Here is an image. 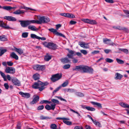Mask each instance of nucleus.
<instances>
[{"label": "nucleus", "instance_id": "obj_39", "mask_svg": "<svg viewBox=\"0 0 129 129\" xmlns=\"http://www.w3.org/2000/svg\"><path fill=\"white\" fill-rule=\"evenodd\" d=\"M57 127V126L54 124H51L50 126V128L52 129H56Z\"/></svg>", "mask_w": 129, "mask_h": 129}, {"label": "nucleus", "instance_id": "obj_22", "mask_svg": "<svg viewBox=\"0 0 129 129\" xmlns=\"http://www.w3.org/2000/svg\"><path fill=\"white\" fill-rule=\"evenodd\" d=\"M115 79H116L121 80L123 76L120 74L117 73L115 74Z\"/></svg>", "mask_w": 129, "mask_h": 129}, {"label": "nucleus", "instance_id": "obj_45", "mask_svg": "<svg viewBox=\"0 0 129 129\" xmlns=\"http://www.w3.org/2000/svg\"><path fill=\"white\" fill-rule=\"evenodd\" d=\"M70 65L69 64H67L63 66V68L64 69H68L70 68Z\"/></svg>", "mask_w": 129, "mask_h": 129}, {"label": "nucleus", "instance_id": "obj_33", "mask_svg": "<svg viewBox=\"0 0 129 129\" xmlns=\"http://www.w3.org/2000/svg\"><path fill=\"white\" fill-rule=\"evenodd\" d=\"M93 122L94 124L96 126H98L99 127H101V123L95 120H94L93 121Z\"/></svg>", "mask_w": 129, "mask_h": 129}, {"label": "nucleus", "instance_id": "obj_32", "mask_svg": "<svg viewBox=\"0 0 129 129\" xmlns=\"http://www.w3.org/2000/svg\"><path fill=\"white\" fill-rule=\"evenodd\" d=\"M33 78L35 80H37L39 79L40 76L39 74L36 73L33 75Z\"/></svg>", "mask_w": 129, "mask_h": 129}, {"label": "nucleus", "instance_id": "obj_15", "mask_svg": "<svg viewBox=\"0 0 129 129\" xmlns=\"http://www.w3.org/2000/svg\"><path fill=\"white\" fill-rule=\"evenodd\" d=\"M55 106L56 104H51V106L48 105H47L45 106V108L46 109L48 110H54L55 108Z\"/></svg>", "mask_w": 129, "mask_h": 129}, {"label": "nucleus", "instance_id": "obj_12", "mask_svg": "<svg viewBox=\"0 0 129 129\" xmlns=\"http://www.w3.org/2000/svg\"><path fill=\"white\" fill-rule=\"evenodd\" d=\"M19 94L21 95L22 97L26 99L29 98L30 96V94L28 93H24L22 92H20Z\"/></svg>", "mask_w": 129, "mask_h": 129}, {"label": "nucleus", "instance_id": "obj_1", "mask_svg": "<svg viewBox=\"0 0 129 129\" xmlns=\"http://www.w3.org/2000/svg\"><path fill=\"white\" fill-rule=\"evenodd\" d=\"M48 83L47 82L43 83L40 81L35 82L33 85L32 87L35 89H38L40 91L43 90L45 88V86L47 85Z\"/></svg>", "mask_w": 129, "mask_h": 129}, {"label": "nucleus", "instance_id": "obj_62", "mask_svg": "<svg viewBox=\"0 0 129 129\" xmlns=\"http://www.w3.org/2000/svg\"><path fill=\"white\" fill-rule=\"evenodd\" d=\"M121 30H123L126 32H127L128 31V29L124 27H122Z\"/></svg>", "mask_w": 129, "mask_h": 129}, {"label": "nucleus", "instance_id": "obj_40", "mask_svg": "<svg viewBox=\"0 0 129 129\" xmlns=\"http://www.w3.org/2000/svg\"><path fill=\"white\" fill-rule=\"evenodd\" d=\"M75 94L76 95L80 97H83L84 96L83 94L81 92H77L75 93Z\"/></svg>", "mask_w": 129, "mask_h": 129}, {"label": "nucleus", "instance_id": "obj_52", "mask_svg": "<svg viewBox=\"0 0 129 129\" xmlns=\"http://www.w3.org/2000/svg\"><path fill=\"white\" fill-rule=\"evenodd\" d=\"M67 91L70 92H74L75 91V90L74 89H71L70 88L68 89H67Z\"/></svg>", "mask_w": 129, "mask_h": 129}, {"label": "nucleus", "instance_id": "obj_54", "mask_svg": "<svg viewBox=\"0 0 129 129\" xmlns=\"http://www.w3.org/2000/svg\"><path fill=\"white\" fill-rule=\"evenodd\" d=\"M40 119L42 120L46 119H49V118L48 117H45V116H41L40 117Z\"/></svg>", "mask_w": 129, "mask_h": 129}, {"label": "nucleus", "instance_id": "obj_50", "mask_svg": "<svg viewBox=\"0 0 129 129\" xmlns=\"http://www.w3.org/2000/svg\"><path fill=\"white\" fill-rule=\"evenodd\" d=\"M85 43L84 42H80L79 43V44L82 47L84 48Z\"/></svg>", "mask_w": 129, "mask_h": 129}, {"label": "nucleus", "instance_id": "obj_3", "mask_svg": "<svg viewBox=\"0 0 129 129\" xmlns=\"http://www.w3.org/2000/svg\"><path fill=\"white\" fill-rule=\"evenodd\" d=\"M88 66L84 65H80L76 66L73 69V70H77L79 71L82 73H86Z\"/></svg>", "mask_w": 129, "mask_h": 129}, {"label": "nucleus", "instance_id": "obj_42", "mask_svg": "<svg viewBox=\"0 0 129 129\" xmlns=\"http://www.w3.org/2000/svg\"><path fill=\"white\" fill-rule=\"evenodd\" d=\"M28 33L27 32H24L22 33V37L24 38H26L28 37Z\"/></svg>", "mask_w": 129, "mask_h": 129}, {"label": "nucleus", "instance_id": "obj_25", "mask_svg": "<svg viewBox=\"0 0 129 129\" xmlns=\"http://www.w3.org/2000/svg\"><path fill=\"white\" fill-rule=\"evenodd\" d=\"M24 12L23 10H18L13 12V13L17 15H19L21 14H23Z\"/></svg>", "mask_w": 129, "mask_h": 129}, {"label": "nucleus", "instance_id": "obj_59", "mask_svg": "<svg viewBox=\"0 0 129 129\" xmlns=\"http://www.w3.org/2000/svg\"><path fill=\"white\" fill-rule=\"evenodd\" d=\"M124 12L128 17H129V11L127 10H124Z\"/></svg>", "mask_w": 129, "mask_h": 129}, {"label": "nucleus", "instance_id": "obj_16", "mask_svg": "<svg viewBox=\"0 0 129 129\" xmlns=\"http://www.w3.org/2000/svg\"><path fill=\"white\" fill-rule=\"evenodd\" d=\"M4 18L9 21H13L16 20V19L15 18L11 16H5L4 17Z\"/></svg>", "mask_w": 129, "mask_h": 129}, {"label": "nucleus", "instance_id": "obj_13", "mask_svg": "<svg viewBox=\"0 0 129 129\" xmlns=\"http://www.w3.org/2000/svg\"><path fill=\"white\" fill-rule=\"evenodd\" d=\"M68 50L69 53L67 54V56L69 58L73 59V56L76 55L75 51L72 50H69L68 49Z\"/></svg>", "mask_w": 129, "mask_h": 129}, {"label": "nucleus", "instance_id": "obj_34", "mask_svg": "<svg viewBox=\"0 0 129 129\" xmlns=\"http://www.w3.org/2000/svg\"><path fill=\"white\" fill-rule=\"evenodd\" d=\"M51 58V56L48 55V54L45 56L44 58V60L46 61H48L50 60Z\"/></svg>", "mask_w": 129, "mask_h": 129}, {"label": "nucleus", "instance_id": "obj_31", "mask_svg": "<svg viewBox=\"0 0 129 129\" xmlns=\"http://www.w3.org/2000/svg\"><path fill=\"white\" fill-rule=\"evenodd\" d=\"M0 56H1L7 51V50L6 49H3L2 47H0Z\"/></svg>", "mask_w": 129, "mask_h": 129}, {"label": "nucleus", "instance_id": "obj_55", "mask_svg": "<svg viewBox=\"0 0 129 129\" xmlns=\"http://www.w3.org/2000/svg\"><path fill=\"white\" fill-rule=\"evenodd\" d=\"M61 87V86H59V87H58L55 90L53 91V93H55L57 91H58L59 89H60Z\"/></svg>", "mask_w": 129, "mask_h": 129}, {"label": "nucleus", "instance_id": "obj_46", "mask_svg": "<svg viewBox=\"0 0 129 129\" xmlns=\"http://www.w3.org/2000/svg\"><path fill=\"white\" fill-rule=\"evenodd\" d=\"M51 101L52 102L54 103H56L57 104H59V102L57 100H56L54 99H51Z\"/></svg>", "mask_w": 129, "mask_h": 129}, {"label": "nucleus", "instance_id": "obj_8", "mask_svg": "<svg viewBox=\"0 0 129 129\" xmlns=\"http://www.w3.org/2000/svg\"><path fill=\"white\" fill-rule=\"evenodd\" d=\"M5 71L7 73L14 74L15 70L14 68L7 67L5 69Z\"/></svg>", "mask_w": 129, "mask_h": 129}, {"label": "nucleus", "instance_id": "obj_30", "mask_svg": "<svg viewBox=\"0 0 129 129\" xmlns=\"http://www.w3.org/2000/svg\"><path fill=\"white\" fill-rule=\"evenodd\" d=\"M7 39L6 37L4 35L0 36V40L2 41H7Z\"/></svg>", "mask_w": 129, "mask_h": 129}, {"label": "nucleus", "instance_id": "obj_9", "mask_svg": "<svg viewBox=\"0 0 129 129\" xmlns=\"http://www.w3.org/2000/svg\"><path fill=\"white\" fill-rule=\"evenodd\" d=\"M50 31L53 32V33L55 34L56 35L58 36H61L64 38H65V36L63 34L60 33H59L57 32V30L54 29L53 28H50L48 29Z\"/></svg>", "mask_w": 129, "mask_h": 129}, {"label": "nucleus", "instance_id": "obj_27", "mask_svg": "<svg viewBox=\"0 0 129 129\" xmlns=\"http://www.w3.org/2000/svg\"><path fill=\"white\" fill-rule=\"evenodd\" d=\"M86 73H88L90 74H92L93 71V69L91 67H88Z\"/></svg>", "mask_w": 129, "mask_h": 129}, {"label": "nucleus", "instance_id": "obj_10", "mask_svg": "<svg viewBox=\"0 0 129 129\" xmlns=\"http://www.w3.org/2000/svg\"><path fill=\"white\" fill-rule=\"evenodd\" d=\"M103 40V42L105 44H107L109 45H116L114 43L112 42L110 40L108 39L107 38L104 39Z\"/></svg>", "mask_w": 129, "mask_h": 129}, {"label": "nucleus", "instance_id": "obj_21", "mask_svg": "<svg viewBox=\"0 0 129 129\" xmlns=\"http://www.w3.org/2000/svg\"><path fill=\"white\" fill-rule=\"evenodd\" d=\"M10 57L12 58L15 59L16 60H18V56L14 52H12L10 54Z\"/></svg>", "mask_w": 129, "mask_h": 129}, {"label": "nucleus", "instance_id": "obj_14", "mask_svg": "<svg viewBox=\"0 0 129 129\" xmlns=\"http://www.w3.org/2000/svg\"><path fill=\"white\" fill-rule=\"evenodd\" d=\"M12 81L15 85L20 86L21 85L20 82L16 78H13L12 79Z\"/></svg>", "mask_w": 129, "mask_h": 129}, {"label": "nucleus", "instance_id": "obj_19", "mask_svg": "<svg viewBox=\"0 0 129 129\" xmlns=\"http://www.w3.org/2000/svg\"><path fill=\"white\" fill-rule=\"evenodd\" d=\"M28 28L29 29L35 31H37L38 30V29L35 26L32 25H29L28 26Z\"/></svg>", "mask_w": 129, "mask_h": 129}, {"label": "nucleus", "instance_id": "obj_48", "mask_svg": "<svg viewBox=\"0 0 129 129\" xmlns=\"http://www.w3.org/2000/svg\"><path fill=\"white\" fill-rule=\"evenodd\" d=\"M70 110L71 111H72L74 113H76L78 114V116H81L80 115V114L77 111H76L75 110H73V109H70Z\"/></svg>", "mask_w": 129, "mask_h": 129}, {"label": "nucleus", "instance_id": "obj_35", "mask_svg": "<svg viewBox=\"0 0 129 129\" xmlns=\"http://www.w3.org/2000/svg\"><path fill=\"white\" fill-rule=\"evenodd\" d=\"M66 120H68L67 119H64L63 120V122L65 124L69 125H71L72 124L71 122L67 121Z\"/></svg>", "mask_w": 129, "mask_h": 129}, {"label": "nucleus", "instance_id": "obj_37", "mask_svg": "<svg viewBox=\"0 0 129 129\" xmlns=\"http://www.w3.org/2000/svg\"><path fill=\"white\" fill-rule=\"evenodd\" d=\"M89 24L92 25L96 24H97V22L96 21L94 20L89 19Z\"/></svg>", "mask_w": 129, "mask_h": 129}, {"label": "nucleus", "instance_id": "obj_38", "mask_svg": "<svg viewBox=\"0 0 129 129\" xmlns=\"http://www.w3.org/2000/svg\"><path fill=\"white\" fill-rule=\"evenodd\" d=\"M69 83V81L66 80L61 84V86L63 87H65L68 85Z\"/></svg>", "mask_w": 129, "mask_h": 129}, {"label": "nucleus", "instance_id": "obj_17", "mask_svg": "<svg viewBox=\"0 0 129 129\" xmlns=\"http://www.w3.org/2000/svg\"><path fill=\"white\" fill-rule=\"evenodd\" d=\"M0 26L3 27L6 29H9L10 28L8 25H7L2 21H0Z\"/></svg>", "mask_w": 129, "mask_h": 129}, {"label": "nucleus", "instance_id": "obj_61", "mask_svg": "<svg viewBox=\"0 0 129 129\" xmlns=\"http://www.w3.org/2000/svg\"><path fill=\"white\" fill-rule=\"evenodd\" d=\"M104 51L106 54H108L109 52H111V50L110 49H106L104 50Z\"/></svg>", "mask_w": 129, "mask_h": 129}, {"label": "nucleus", "instance_id": "obj_29", "mask_svg": "<svg viewBox=\"0 0 129 129\" xmlns=\"http://www.w3.org/2000/svg\"><path fill=\"white\" fill-rule=\"evenodd\" d=\"M15 50L20 54L21 55L23 53V51L22 49L16 48H15Z\"/></svg>", "mask_w": 129, "mask_h": 129}, {"label": "nucleus", "instance_id": "obj_4", "mask_svg": "<svg viewBox=\"0 0 129 129\" xmlns=\"http://www.w3.org/2000/svg\"><path fill=\"white\" fill-rule=\"evenodd\" d=\"M43 45L46 47L50 49L53 50H55L57 48V46L55 44L52 42H45L43 43Z\"/></svg>", "mask_w": 129, "mask_h": 129}, {"label": "nucleus", "instance_id": "obj_44", "mask_svg": "<svg viewBox=\"0 0 129 129\" xmlns=\"http://www.w3.org/2000/svg\"><path fill=\"white\" fill-rule=\"evenodd\" d=\"M106 61L108 63H112L113 61V60L111 59L107 58L105 59Z\"/></svg>", "mask_w": 129, "mask_h": 129}, {"label": "nucleus", "instance_id": "obj_51", "mask_svg": "<svg viewBox=\"0 0 129 129\" xmlns=\"http://www.w3.org/2000/svg\"><path fill=\"white\" fill-rule=\"evenodd\" d=\"M44 108V106L43 105L40 106L38 107L37 108V110H41L43 109Z\"/></svg>", "mask_w": 129, "mask_h": 129}, {"label": "nucleus", "instance_id": "obj_20", "mask_svg": "<svg viewBox=\"0 0 129 129\" xmlns=\"http://www.w3.org/2000/svg\"><path fill=\"white\" fill-rule=\"evenodd\" d=\"M39 97L38 96H36L33 100V101L30 103L31 104H33L39 101Z\"/></svg>", "mask_w": 129, "mask_h": 129}, {"label": "nucleus", "instance_id": "obj_41", "mask_svg": "<svg viewBox=\"0 0 129 129\" xmlns=\"http://www.w3.org/2000/svg\"><path fill=\"white\" fill-rule=\"evenodd\" d=\"M116 60L118 63L120 64H123L124 63V61L118 58H116Z\"/></svg>", "mask_w": 129, "mask_h": 129}, {"label": "nucleus", "instance_id": "obj_24", "mask_svg": "<svg viewBox=\"0 0 129 129\" xmlns=\"http://www.w3.org/2000/svg\"><path fill=\"white\" fill-rule=\"evenodd\" d=\"M2 8L8 11L11 10L12 8L10 6H4L3 7H2L0 5V8Z\"/></svg>", "mask_w": 129, "mask_h": 129}, {"label": "nucleus", "instance_id": "obj_43", "mask_svg": "<svg viewBox=\"0 0 129 129\" xmlns=\"http://www.w3.org/2000/svg\"><path fill=\"white\" fill-rule=\"evenodd\" d=\"M81 20L85 23L88 24L89 21V19H82Z\"/></svg>", "mask_w": 129, "mask_h": 129}, {"label": "nucleus", "instance_id": "obj_23", "mask_svg": "<svg viewBox=\"0 0 129 129\" xmlns=\"http://www.w3.org/2000/svg\"><path fill=\"white\" fill-rule=\"evenodd\" d=\"M83 108H85L88 111H94L95 110V109L94 108L90 107V106H86L85 107L84 106H82Z\"/></svg>", "mask_w": 129, "mask_h": 129}, {"label": "nucleus", "instance_id": "obj_5", "mask_svg": "<svg viewBox=\"0 0 129 129\" xmlns=\"http://www.w3.org/2000/svg\"><path fill=\"white\" fill-rule=\"evenodd\" d=\"M62 75L61 74H57L52 75L51 78V80L53 82L58 81L61 78Z\"/></svg>", "mask_w": 129, "mask_h": 129}, {"label": "nucleus", "instance_id": "obj_58", "mask_svg": "<svg viewBox=\"0 0 129 129\" xmlns=\"http://www.w3.org/2000/svg\"><path fill=\"white\" fill-rule=\"evenodd\" d=\"M7 63L8 66H11L13 64V63L11 61H7Z\"/></svg>", "mask_w": 129, "mask_h": 129}, {"label": "nucleus", "instance_id": "obj_36", "mask_svg": "<svg viewBox=\"0 0 129 129\" xmlns=\"http://www.w3.org/2000/svg\"><path fill=\"white\" fill-rule=\"evenodd\" d=\"M39 36H38L34 34H31L30 35V37L33 39H39Z\"/></svg>", "mask_w": 129, "mask_h": 129}, {"label": "nucleus", "instance_id": "obj_11", "mask_svg": "<svg viewBox=\"0 0 129 129\" xmlns=\"http://www.w3.org/2000/svg\"><path fill=\"white\" fill-rule=\"evenodd\" d=\"M60 15L66 17L72 18H75V16L74 15L72 14L69 13H60Z\"/></svg>", "mask_w": 129, "mask_h": 129}, {"label": "nucleus", "instance_id": "obj_18", "mask_svg": "<svg viewBox=\"0 0 129 129\" xmlns=\"http://www.w3.org/2000/svg\"><path fill=\"white\" fill-rule=\"evenodd\" d=\"M61 61L64 63H67L69 62L70 61V60L67 57H64L60 59Z\"/></svg>", "mask_w": 129, "mask_h": 129}, {"label": "nucleus", "instance_id": "obj_63", "mask_svg": "<svg viewBox=\"0 0 129 129\" xmlns=\"http://www.w3.org/2000/svg\"><path fill=\"white\" fill-rule=\"evenodd\" d=\"M77 23V22L73 20H71L70 22V23L71 25Z\"/></svg>", "mask_w": 129, "mask_h": 129}, {"label": "nucleus", "instance_id": "obj_7", "mask_svg": "<svg viewBox=\"0 0 129 129\" xmlns=\"http://www.w3.org/2000/svg\"><path fill=\"white\" fill-rule=\"evenodd\" d=\"M40 24L42 23H46L49 22L50 20L49 19L44 16L41 17L39 19Z\"/></svg>", "mask_w": 129, "mask_h": 129}, {"label": "nucleus", "instance_id": "obj_60", "mask_svg": "<svg viewBox=\"0 0 129 129\" xmlns=\"http://www.w3.org/2000/svg\"><path fill=\"white\" fill-rule=\"evenodd\" d=\"M4 86L6 89H8L9 87L8 84L7 83H5L4 84Z\"/></svg>", "mask_w": 129, "mask_h": 129}, {"label": "nucleus", "instance_id": "obj_2", "mask_svg": "<svg viewBox=\"0 0 129 129\" xmlns=\"http://www.w3.org/2000/svg\"><path fill=\"white\" fill-rule=\"evenodd\" d=\"M19 22H20V24L21 26L23 27H26L28 25L30 24L31 23H36L38 24H40L39 21V20H20Z\"/></svg>", "mask_w": 129, "mask_h": 129}, {"label": "nucleus", "instance_id": "obj_49", "mask_svg": "<svg viewBox=\"0 0 129 129\" xmlns=\"http://www.w3.org/2000/svg\"><path fill=\"white\" fill-rule=\"evenodd\" d=\"M22 9H25L26 10H30L32 11H35L34 9H33L30 8L26 7L25 6H24L23 8H22Z\"/></svg>", "mask_w": 129, "mask_h": 129}, {"label": "nucleus", "instance_id": "obj_64", "mask_svg": "<svg viewBox=\"0 0 129 129\" xmlns=\"http://www.w3.org/2000/svg\"><path fill=\"white\" fill-rule=\"evenodd\" d=\"M74 129H83V128L81 126H76L74 127Z\"/></svg>", "mask_w": 129, "mask_h": 129}, {"label": "nucleus", "instance_id": "obj_6", "mask_svg": "<svg viewBox=\"0 0 129 129\" xmlns=\"http://www.w3.org/2000/svg\"><path fill=\"white\" fill-rule=\"evenodd\" d=\"M34 69L36 70L43 71L45 69V65H35L33 67Z\"/></svg>", "mask_w": 129, "mask_h": 129}, {"label": "nucleus", "instance_id": "obj_47", "mask_svg": "<svg viewBox=\"0 0 129 129\" xmlns=\"http://www.w3.org/2000/svg\"><path fill=\"white\" fill-rule=\"evenodd\" d=\"M80 52L84 55L86 54L87 53V52L86 50H80Z\"/></svg>", "mask_w": 129, "mask_h": 129}, {"label": "nucleus", "instance_id": "obj_28", "mask_svg": "<svg viewBox=\"0 0 129 129\" xmlns=\"http://www.w3.org/2000/svg\"><path fill=\"white\" fill-rule=\"evenodd\" d=\"M119 104L123 107L129 108V105L127 104H126L123 102H120L119 103Z\"/></svg>", "mask_w": 129, "mask_h": 129}, {"label": "nucleus", "instance_id": "obj_26", "mask_svg": "<svg viewBox=\"0 0 129 129\" xmlns=\"http://www.w3.org/2000/svg\"><path fill=\"white\" fill-rule=\"evenodd\" d=\"M91 103L93 105H95L100 108H102V106L100 103L94 102H91Z\"/></svg>", "mask_w": 129, "mask_h": 129}, {"label": "nucleus", "instance_id": "obj_53", "mask_svg": "<svg viewBox=\"0 0 129 129\" xmlns=\"http://www.w3.org/2000/svg\"><path fill=\"white\" fill-rule=\"evenodd\" d=\"M113 28L116 29H117L120 30H121L122 27L120 26H114L113 27Z\"/></svg>", "mask_w": 129, "mask_h": 129}, {"label": "nucleus", "instance_id": "obj_57", "mask_svg": "<svg viewBox=\"0 0 129 129\" xmlns=\"http://www.w3.org/2000/svg\"><path fill=\"white\" fill-rule=\"evenodd\" d=\"M56 119L57 120H63L64 119H67L68 120H69L70 119L69 118H66L64 117L61 118V117H57L56 118Z\"/></svg>", "mask_w": 129, "mask_h": 129}, {"label": "nucleus", "instance_id": "obj_56", "mask_svg": "<svg viewBox=\"0 0 129 129\" xmlns=\"http://www.w3.org/2000/svg\"><path fill=\"white\" fill-rule=\"evenodd\" d=\"M56 97L58 99H60L61 101H62L67 102V101L66 100L60 96H56Z\"/></svg>", "mask_w": 129, "mask_h": 129}]
</instances>
